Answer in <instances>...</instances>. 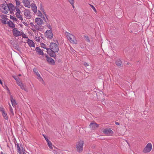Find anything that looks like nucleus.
Returning <instances> with one entry per match:
<instances>
[{"label": "nucleus", "mask_w": 154, "mask_h": 154, "mask_svg": "<svg viewBox=\"0 0 154 154\" xmlns=\"http://www.w3.org/2000/svg\"><path fill=\"white\" fill-rule=\"evenodd\" d=\"M71 4L73 8H74V3H73V4Z\"/></svg>", "instance_id": "obj_48"}, {"label": "nucleus", "mask_w": 154, "mask_h": 154, "mask_svg": "<svg viewBox=\"0 0 154 154\" xmlns=\"http://www.w3.org/2000/svg\"><path fill=\"white\" fill-rule=\"evenodd\" d=\"M46 57L47 58V60L48 63L52 64L54 63V60L52 58L49 57L47 55L46 56Z\"/></svg>", "instance_id": "obj_18"}, {"label": "nucleus", "mask_w": 154, "mask_h": 154, "mask_svg": "<svg viewBox=\"0 0 154 154\" xmlns=\"http://www.w3.org/2000/svg\"><path fill=\"white\" fill-rule=\"evenodd\" d=\"M12 32L13 35L15 37L20 36L21 35V33L18 30L17 28H14L12 30Z\"/></svg>", "instance_id": "obj_8"}, {"label": "nucleus", "mask_w": 154, "mask_h": 154, "mask_svg": "<svg viewBox=\"0 0 154 154\" xmlns=\"http://www.w3.org/2000/svg\"><path fill=\"white\" fill-rule=\"evenodd\" d=\"M65 34L70 42L75 44L77 43L76 38L73 35L66 31L65 32Z\"/></svg>", "instance_id": "obj_2"}, {"label": "nucleus", "mask_w": 154, "mask_h": 154, "mask_svg": "<svg viewBox=\"0 0 154 154\" xmlns=\"http://www.w3.org/2000/svg\"><path fill=\"white\" fill-rule=\"evenodd\" d=\"M15 14L16 17L19 20H23L22 16L20 14V12H16Z\"/></svg>", "instance_id": "obj_19"}, {"label": "nucleus", "mask_w": 154, "mask_h": 154, "mask_svg": "<svg viewBox=\"0 0 154 154\" xmlns=\"http://www.w3.org/2000/svg\"><path fill=\"white\" fill-rule=\"evenodd\" d=\"M152 148V144L150 143H148L143 149V152L145 153H148L151 151Z\"/></svg>", "instance_id": "obj_6"}, {"label": "nucleus", "mask_w": 154, "mask_h": 154, "mask_svg": "<svg viewBox=\"0 0 154 154\" xmlns=\"http://www.w3.org/2000/svg\"><path fill=\"white\" fill-rule=\"evenodd\" d=\"M35 40L36 41L38 42H40L41 39L39 37H36L35 38Z\"/></svg>", "instance_id": "obj_31"}, {"label": "nucleus", "mask_w": 154, "mask_h": 154, "mask_svg": "<svg viewBox=\"0 0 154 154\" xmlns=\"http://www.w3.org/2000/svg\"><path fill=\"white\" fill-rule=\"evenodd\" d=\"M48 27L50 29H51V26H50V25H48Z\"/></svg>", "instance_id": "obj_47"}, {"label": "nucleus", "mask_w": 154, "mask_h": 154, "mask_svg": "<svg viewBox=\"0 0 154 154\" xmlns=\"http://www.w3.org/2000/svg\"><path fill=\"white\" fill-rule=\"evenodd\" d=\"M47 142L48 145L49 146V147L51 149H52L53 147H52V144L51 142L50 141H48Z\"/></svg>", "instance_id": "obj_26"}, {"label": "nucleus", "mask_w": 154, "mask_h": 154, "mask_svg": "<svg viewBox=\"0 0 154 154\" xmlns=\"http://www.w3.org/2000/svg\"><path fill=\"white\" fill-rule=\"evenodd\" d=\"M87 40L88 42H89V39L88 37L87 38Z\"/></svg>", "instance_id": "obj_50"}, {"label": "nucleus", "mask_w": 154, "mask_h": 154, "mask_svg": "<svg viewBox=\"0 0 154 154\" xmlns=\"http://www.w3.org/2000/svg\"><path fill=\"white\" fill-rule=\"evenodd\" d=\"M23 4L25 7L30 8V4L29 1V0H23Z\"/></svg>", "instance_id": "obj_12"}, {"label": "nucleus", "mask_w": 154, "mask_h": 154, "mask_svg": "<svg viewBox=\"0 0 154 154\" xmlns=\"http://www.w3.org/2000/svg\"><path fill=\"white\" fill-rule=\"evenodd\" d=\"M2 115L4 118L6 120H8V116L7 115V114L5 112V111L3 110H2Z\"/></svg>", "instance_id": "obj_23"}, {"label": "nucleus", "mask_w": 154, "mask_h": 154, "mask_svg": "<svg viewBox=\"0 0 154 154\" xmlns=\"http://www.w3.org/2000/svg\"><path fill=\"white\" fill-rule=\"evenodd\" d=\"M48 50L47 51V53L48 54L51 56L52 57H56V54L55 53L57 52H54L51 51V49H48Z\"/></svg>", "instance_id": "obj_16"}, {"label": "nucleus", "mask_w": 154, "mask_h": 154, "mask_svg": "<svg viewBox=\"0 0 154 154\" xmlns=\"http://www.w3.org/2000/svg\"><path fill=\"white\" fill-rule=\"evenodd\" d=\"M35 20V23L39 26L42 25L43 23L42 20L39 18H36Z\"/></svg>", "instance_id": "obj_13"}, {"label": "nucleus", "mask_w": 154, "mask_h": 154, "mask_svg": "<svg viewBox=\"0 0 154 154\" xmlns=\"http://www.w3.org/2000/svg\"><path fill=\"white\" fill-rule=\"evenodd\" d=\"M30 25L32 28H33L35 25L32 22L30 23Z\"/></svg>", "instance_id": "obj_40"}, {"label": "nucleus", "mask_w": 154, "mask_h": 154, "mask_svg": "<svg viewBox=\"0 0 154 154\" xmlns=\"http://www.w3.org/2000/svg\"><path fill=\"white\" fill-rule=\"evenodd\" d=\"M0 10L3 13L7 14L8 11L11 12V8L7 4H2L0 5Z\"/></svg>", "instance_id": "obj_1"}, {"label": "nucleus", "mask_w": 154, "mask_h": 154, "mask_svg": "<svg viewBox=\"0 0 154 154\" xmlns=\"http://www.w3.org/2000/svg\"><path fill=\"white\" fill-rule=\"evenodd\" d=\"M49 49L54 52H58L59 48L57 45L55 43L52 42L49 45Z\"/></svg>", "instance_id": "obj_4"}, {"label": "nucleus", "mask_w": 154, "mask_h": 154, "mask_svg": "<svg viewBox=\"0 0 154 154\" xmlns=\"http://www.w3.org/2000/svg\"><path fill=\"white\" fill-rule=\"evenodd\" d=\"M43 136H44L45 140L47 142L49 141L47 136H45L44 135H43Z\"/></svg>", "instance_id": "obj_37"}, {"label": "nucleus", "mask_w": 154, "mask_h": 154, "mask_svg": "<svg viewBox=\"0 0 154 154\" xmlns=\"http://www.w3.org/2000/svg\"><path fill=\"white\" fill-rule=\"evenodd\" d=\"M35 51L39 55H44L43 50L41 49L39 47H36V48Z\"/></svg>", "instance_id": "obj_15"}, {"label": "nucleus", "mask_w": 154, "mask_h": 154, "mask_svg": "<svg viewBox=\"0 0 154 154\" xmlns=\"http://www.w3.org/2000/svg\"><path fill=\"white\" fill-rule=\"evenodd\" d=\"M132 25H134V26H135L136 25V26L137 25V24L136 23H134L133 24H132Z\"/></svg>", "instance_id": "obj_51"}, {"label": "nucleus", "mask_w": 154, "mask_h": 154, "mask_svg": "<svg viewBox=\"0 0 154 154\" xmlns=\"http://www.w3.org/2000/svg\"><path fill=\"white\" fill-rule=\"evenodd\" d=\"M9 110L10 112V115L11 116H14V113L13 112V109L9 103Z\"/></svg>", "instance_id": "obj_22"}, {"label": "nucleus", "mask_w": 154, "mask_h": 154, "mask_svg": "<svg viewBox=\"0 0 154 154\" xmlns=\"http://www.w3.org/2000/svg\"><path fill=\"white\" fill-rule=\"evenodd\" d=\"M68 1L71 4H73L74 2V0H68Z\"/></svg>", "instance_id": "obj_38"}, {"label": "nucleus", "mask_w": 154, "mask_h": 154, "mask_svg": "<svg viewBox=\"0 0 154 154\" xmlns=\"http://www.w3.org/2000/svg\"><path fill=\"white\" fill-rule=\"evenodd\" d=\"M22 23H23L24 25H25L26 26H28V24H27L26 23V22H22Z\"/></svg>", "instance_id": "obj_42"}, {"label": "nucleus", "mask_w": 154, "mask_h": 154, "mask_svg": "<svg viewBox=\"0 0 154 154\" xmlns=\"http://www.w3.org/2000/svg\"><path fill=\"white\" fill-rule=\"evenodd\" d=\"M84 144V141L82 140H80L77 142L76 144V150L78 152H81L82 151Z\"/></svg>", "instance_id": "obj_3"}, {"label": "nucleus", "mask_w": 154, "mask_h": 154, "mask_svg": "<svg viewBox=\"0 0 154 154\" xmlns=\"http://www.w3.org/2000/svg\"><path fill=\"white\" fill-rule=\"evenodd\" d=\"M20 86L21 89L26 91L25 85L23 83H22V85H21Z\"/></svg>", "instance_id": "obj_30"}, {"label": "nucleus", "mask_w": 154, "mask_h": 154, "mask_svg": "<svg viewBox=\"0 0 154 154\" xmlns=\"http://www.w3.org/2000/svg\"><path fill=\"white\" fill-rule=\"evenodd\" d=\"M19 76H21V75L20 74L19 75Z\"/></svg>", "instance_id": "obj_54"}, {"label": "nucleus", "mask_w": 154, "mask_h": 154, "mask_svg": "<svg viewBox=\"0 0 154 154\" xmlns=\"http://www.w3.org/2000/svg\"><path fill=\"white\" fill-rule=\"evenodd\" d=\"M43 18L44 19V20H45V17H44V16H43Z\"/></svg>", "instance_id": "obj_53"}, {"label": "nucleus", "mask_w": 154, "mask_h": 154, "mask_svg": "<svg viewBox=\"0 0 154 154\" xmlns=\"http://www.w3.org/2000/svg\"><path fill=\"white\" fill-rule=\"evenodd\" d=\"M43 48L45 49L47 51H48V49H49V48H48L46 46L45 44H42V45L41 46Z\"/></svg>", "instance_id": "obj_28"}, {"label": "nucleus", "mask_w": 154, "mask_h": 154, "mask_svg": "<svg viewBox=\"0 0 154 154\" xmlns=\"http://www.w3.org/2000/svg\"><path fill=\"white\" fill-rule=\"evenodd\" d=\"M21 35L23 38H28L27 35H26L23 32H22V33H21Z\"/></svg>", "instance_id": "obj_29"}, {"label": "nucleus", "mask_w": 154, "mask_h": 154, "mask_svg": "<svg viewBox=\"0 0 154 154\" xmlns=\"http://www.w3.org/2000/svg\"><path fill=\"white\" fill-rule=\"evenodd\" d=\"M99 126V125L96 123L95 122H93L89 125L90 128L92 129H95Z\"/></svg>", "instance_id": "obj_9"}, {"label": "nucleus", "mask_w": 154, "mask_h": 154, "mask_svg": "<svg viewBox=\"0 0 154 154\" xmlns=\"http://www.w3.org/2000/svg\"><path fill=\"white\" fill-rule=\"evenodd\" d=\"M84 65L85 66H88V63H84Z\"/></svg>", "instance_id": "obj_44"}, {"label": "nucleus", "mask_w": 154, "mask_h": 154, "mask_svg": "<svg viewBox=\"0 0 154 154\" xmlns=\"http://www.w3.org/2000/svg\"><path fill=\"white\" fill-rule=\"evenodd\" d=\"M131 32H132V30H131Z\"/></svg>", "instance_id": "obj_55"}, {"label": "nucleus", "mask_w": 154, "mask_h": 154, "mask_svg": "<svg viewBox=\"0 0 154 154\" xmlns=\"http://www.w3.org/2000/svg\"><path fill=\"white\" fill-rule=\"evenodd\" d=\"M122 63V62L121 60L119 59L117 60L116 61V64L118 66H120L121 65Z\"/></svg>", "instance_id": "obj_25"}, {"label": "nucleus", "mask_w": 154, "mask_h": 154, "mask_svg": "<svg viewBox=\"0 0 154 154\" xmlns=\"http://www.w3.org/2000/svg\"><path fill=\"white\" fill-rule=\"evenodd\" d=\"M115 123H116V125H119V123L118 122H116Z\"/></svg>", "instance_id": "obj_52"}, {"label": "nucleus", "mask_w": 154, "mask_h": 154, "mask_svg": "<svg viewBox=\"0 0 154 154\" xmlns=\"http://www.w3.org/2000/svg\"><path fill=\"white\" fill-rule=\"evenodd\" d=\"M90 6H91V7L92 8V9H93V10L95 12H97L96 11V9L93 6V5H91L90 4Z\"/></svg>", "instance_id": "obj_33"}, {"label": "nucleus", "mask_w": 154, "mask_h": 154, "mask_svg": "<svg viewBox=\"0 0 154 154\" xmlns=\"http://www.w3.org/2000/svg\"><path fill=\"white\" fill-rule=\"evenodd\" d=\"M17 83L19 86H20L22 85V83L20 82L19 80L17 82Z\"/></svg>", "instance_id": "obj_36"}, {"label": "nucleus", "mask_w": 154, "mask_h": 154, "mask_svg": "<svg viewBox=\"0 0 154 154\" xmlns=\"http://www.w3.org/2000/svg\"><path fill=\"white\" fill-rule=\"evenodd\" d=\"M20 0H14L17 8H23V6L21 5Z\"/></svg>", "instance_id": "obj_14"}, {"label": "nucleus", "mask_w": 154, "mask_h": 154, "mask_svg": "<svg viewBox=\"0 0 154 154\" xmlns=\"http://www.w3.org/2000/svg\"><path fill=\"white\" fill-rule=\"evenodd\" d=\"M24 15L26 19H29L32 17L30 11L28 9H25L24 11Z\"/></svg>", "instance_id": "obj_7"}, {"label": "nucleus", "mask_w": 154, "mask_h": 154, "mask_svg": "<svg viewBox=\"0 0 154 154\" xmlns=\"http://www.w3.org/2000/svg\"><path fill=\"white\" fill-rule=\"evenodd\" d=\"M0 84L2 85L3 86V83H2V81L0 79Z\"/></svg>", "instance_id": "obj_46"}, {"label": "nucleus", "mask_w": 154, "mask_h": 154, "mask_svg": "<svg viewBox=\"0 0 154 154\" xmlns=\"http://www.w3.org/2000/svg\"><path fill=\"white\" fill-rule=\"evenodd\" d=\"M103 132L106 134L111 135L113 134V131L110 128H106L103 131Z\"/></svg>", "instance_id": "obj_11"}, {"label": "nucleus", "mask_w": 154, "mask_h": 154, "mask_svg": "<svg viewBox=\"0 0 154 154\" xmlns=\"http://www.w3.org/2000/svg\"><path fill=\"white\" fill-rule=\"evenodd\" d=\"M20 146H21L20 144L17 143V150L18 151V152L19 154H20L21 153V148Z\"/></svg>", "instance_id": "obj_24"}, {"label": "nucleus", "mask_w": 154, "mask_h": 154, "mask_svg": "<svg viewBox=\"0 0 154 154\" xmlns=\"http://www.w3.org/2000/svg\"><path fill=\"white\" fill-rule=\"evenodd\" d=\"M10 99H11V100H14V99L13 98V97L12 96H11V97H10Z\"/></svg>", "instance_id": "obj_45"}, {"label": "nucleus", "mask_w": 154, "mask_h": 154, "mask_svg": "<svg viewBox=\"0 0 154 154\" xmlns=\"http://www.w3.org/2000/svg\"><path fill=\"white\" fill-rule=\"evenodd\" d=\"M7 24L8 26L11 28H14L15 27V24L10 20L8 21Z\"/></svg>", "instance_id": "obj_21"}, {"label": "nucleus", "mask_w": 154, "mask_h": 154, "mask_svg": "<svg viewBox=\"0 0 154 154\" xmlns=\"http://www.w3.org/2000/svg\"><path fill=\"white\" fill-rule=\"evenodd\" d=\"M32 9L35 13H36L37 12V8L36 5L34 4L31 5Z\"/></svg>", "instance_id": "obj_20"}, {"label": "nucleus", "mask_w": 154, "mask_h": 154, "mask_svg": "<svg viewBox=\"0 0 154 154\" xmlns=\"http://www.w3.org/2000/svg\"><path fill=\"white\" fill-rule=\"evenodd\" d=\"M13 77L16 80V82L19 80V79L18 78H17L16 76H13Z\"/></svg>", "instance_id": "obj_34"}, {"label": "nucleus", "mask_w": 154, "mask_h": 154, "mask_svg": "<svg viewBox=\"0 0 154 154\" xmlns=\"http://www.w3.org/2000/svg\"><path fill=\"white\" fill-rule=\"evenodd\" d=\"M31 29L34 32H36L37 30L34 27L32 28Z\"/></svg>", "instance_id": "obj_41"}, {"label": "nucleus", "mask_w": 154, "mask_h": 154, "mask_svg": "<svg viewBox=\"0 0 154 154\" xmlns=\"http://www.w3.org/2000/svg\"><path fill=\"white\" fill-rule=\"evenodd\" d=\"M33 27L35 28L36 30H40V28L36 25H35Z\"/></svg>", "instance_id": "obj_35"}, {"label": "nucleus", "mask_w": 154, "mask_h": 154, "mask_svg": "<svg viewBox=\"0 0 154 154\" xmlns=\"http://www.w3.org/2000/svg\"><path fill=\"white\" fill-rule=\"evenodd\" d=\"M33 71L36 74V75H37V79L39 80V81L42 83L43 84H44L45 82L42 78V77L40 76V74L38 72L37 69L35 68H34L33 69Z\"/></svg>", "instance_id": "obj_5"}, {"label": "nucleus", "mask_w": 154, "mask_h": 154, "mask_svg": "<svg viewBox=\"0 0 154 154\" xmlns=\"http://www.w3.org/2000/svg\"><path fill=\"white\" fill-rule=\"evenodd\" d=\"M46 37L48 38L51 39L53 37V34L52 32L50 30H47L45 32Z\"/></svg>", "instance_id": "obj_10"}, {"label": "nucleus", "mask_w": 154, "mask_h": 154, "mask_svg": "<svg viewBox=\"0 0 154 154\" xmlns=\"http://www.w3.org/2000/svg\"><path fill=\"white\" fill-rule=\"evenodd\" d=\"M11 104L12 105V106L14 108L16 106V102L15 100H12L11 101Z\"/></svg>", "instance_id": "obj_27"}, {"label": "nucleus", "mask_w": 154, "mask_h": 154, "mask_svg": "<svg viewBox=\"0 0 154 154\" xmlns=\"http://www.w3.org/2000/svg\"><path fill=\"white\" fill-rule=\"evenodd\" d=\"M2 22L5 24H6V21L5 20L4 21Z\"/></svg>", "instance_id": "obj_49"}, {"label": "nucleus", "mask_w": 154, "mask_h": 154, "mask_svg": "<svg viewBox=\"0 0 154 154\" xmlns=\"http://www.w3.org/2000/svg\"><path fill=\"white\" fill-rule=\"evenodd\" d=\"M16 8H17V7H16ZM19 8H16V10L17 11V12H21L20 10L19 9Z\"/></svg>", "instance_id": "obj_39"}, {"label": "nucleus", "mask_w": 154, "mask_h": 154, "mask_svg": "<svg viewBox=\"0 0 154 154\" xmlns=\"http://www.w3.org/2000/svg\"><path fill=\"white\" fill-rule=\"evenodd\" d=\"M27 43L30 47H34L35 46L34 42L31 40L28 39L27 40Z\"/></svg>", "instance_id": "obj_17"}, {"label": "nucleus", "mask_w": 154, "mask_h": 154, "mask_svg": "<svg viewBox=\"0 0 154 154\" xmlns=\"http://www.w3.org/2000/svg\"><path fill=\"white\" fill-rule=\"evenodd\" d=\"M38 16H41L42 15V14L39 11H38Z\"/></svg>", "instance_id": "obj_43"}, {"label": "nucleus", "mask_w": 154, "mask_h": 154, "mask_svg": "<svg viewBox=\"0 0 154 154\" xmlns=\"http://www.w3.org/2000/svg\"><path fill=\"white\" fill-rule=\"evenodd\" d=\"M10 18L12 20L14 21H17V19L15 17H14L12 16H10Z\"/></svg>", "instance_id": "obj_32"}]
</instances>
